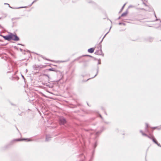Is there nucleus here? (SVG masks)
<instances>
[{
	"instance_id": "obj_2",
	"label": "nucleus",
	"mask_w": 161,
	"mask_h": 161,
	"mask_svg": "<svg viewBox=\"0 0 161 161\" xmlns=\"http://www.w3.org/2000/svg\"><path fill=\"white\" fill-rule=\"evenodd\" d=\"M100 48H99V50H98L97 51H96L95 52V54L98 55H101L102 54V52L101 50V45H100Z\"/></svg>"
},
{
	"instance_id": "obj_9",
	"label": "nucleus",
	"mask_w": 161,
	"mask_h": 161,
	"mask_svg": "<svg viewBox=\"0 0 161 161\" xmlns=\"http://www.w3.org/2000/svg\"><path fill=\"white\" fill-rule=\"evenodd\" d=\"M125 4H124V5L123 6V7H122V8H121V11H122L123 9V8H124V7H125Z\"/></svg>"
},
{
	"instance_id": "obj_5",
	"label": "nucleus",
	"mask_w": 161,
	"mask_h": 161,
	"mask_svg": "<svg viewBox=\"0 0 161 161\" xmlns=\"http://www.w3.org/2000/svg\"><path fill=\"white\" fill-rule=\"evenodd\" d=\"M150 139H152L153 141L156 144L158 145V142L157 141L156 139L154 138L153 136H151V137H150Z\"/></svg>"
},
{
	"instance_id": "obj_7",
	"label": "nucleus",
	"mask_w": 161,
	"mask_h": 161,
	"mask_svg": "<svg viewBox=\"0 0 161 161\" xmlns=\"http://www.w3.org/2000/svg\"><path fill=\"white\" fill-rule=\"evenodd\" d=\"M127 13H128V12L127 11L125 12V13H123V14H122V15H121V17H123V16H126L127 14Z\"/></svg>"
},
{
	"instance_id": "obj_6",
	"label": "nucleus",
	"mask_w": 161,
	"mask_h": 161,
	"mask_svg": "<svg viewBox=\"0 0 161 161\" xmlns=\"http://www.w3.org/2000/svg\"><path fill=\"white\" fill-rule=\"evenodd\" d=\"M94 48H91L88 49V52L90 53H93L94 51Z\"/></svg>"
},
{
	"instance_id": "obj_10",
	"label": "nucleus",
	"mask_w": 161,
	"mask_h": 161,
	"mask_svg": "<svg viewBox=\"0 0 161 161\" xmlns=\"http://www.w3.org/2000/svg\"><path fill=\"white\" fill-rule=\"evenodd\" d=\"M108 33V32L105 35V36H104L103 37V38L102 40V41H101V42H102V41H103V38H104V37L106 36V35H107V34Z\"/></svg>"
},
{
	"instance_id": "obj_8",
	"label": "nucleus",
	"mask_w": 161,
	"mask_h": 161,
	"mask_svg": "<svg viewBox=\"0 0 161 161\" xmlns=\"http://www.w3.org/2000/svg\"><path fill=\"white\" fill-rule=\"evenodd\" d=\"M119 25H125V24L124 23H119Z\"/></svg>"
},
{
	"instance_id": "obj_14",
	"label": "nucleus",
	"mask_w": 161,
	"mask_h": 161,
	"mask_svg": "<svg viewBox=\"0 0 161 161\" xmlns=\"http://www.w3.org/2000/svg\"><path fill=\"white\" fill-rule=\"evenodd\" d=\"M97 74L96 75H95L94 77L96 76L97 75Z\"/></svg>"
},
{
	"instance_id": "obj_4",
	"label": "nucleus",
	"mask_w": 161,
	"mask_h": 161,
	"mask_svg": "<svg viewBox=\"0 0 161 161\" xmlns=\"http://www.w3.org/2000/svg\"><path fill=\"white\" fill-rule=\"evenodd\" d=\"M60 122L61 124L64 125L66 123V121L64 119L62 118L60 119Z\"/></svg>"
},
{
	"instance_id": "obj_12",
	"label": "nucleus",
	"mask_w": 161,
	"mask_h": 161,
	"mask_svg": "<svg viewBox=\"0 0 161 161\" xmlns=\"http://www.w3.org/2000/svg\"><path fill=\"white\" fill-rule=\"evenodd\" d=\"M42 58H43V59H46V60H48V59H47L45 58V57H43V56H42Z\"/></svg>"
},
{
	"instance_id": "obj_16",
	"label": "nucleus",
	"mask_w": 161,
	"mask_h": 161,
	"mask_svg": "<svg viewBox=\"0 0 161 161\" xmlns=\"http://www.w3.org/2000/svg\"><path fill=\"white\" fill-rule=\"evenodd\" d=\"M120 19V17H119V18L118 19Z\"/></svg>"
},
{
	"instance_id": "obj_13",
	"label": "nucleus",
	"mask_w": 161,
	"mask_h": 161,
	"mask_svg": "<svg viewBox=\"0 0 161 161\" xmlns=\"http://www.w3.org/2000/svg\"><path fill=\"white\" fill-rule=\"evenodd\" d=\"M49 70H52V71H53V69H49Z\"/></svg>"
},
{
	"instance_id": "obj_1",
	"label": "nucleus",
	"mask_w": 161,
	"mask_h": 161,
	"mask_svg": "<svg viewBox=\"0 0 161 161\" xmlns=\"http://www.w3.org/2000/svg\"><path fill=\"white\" fill-rule=\"evenodd\" d=\"M10 39L15 41H18L19 40V38L16 35L12 33H10Z\"/></svg>"
},
{
	"instance_id": "obj_11",
	"label": "nucleus",
	"mask_w": 161,
	"mask_h": 161,
	"mask_svg": "<svg viewBox=\"0 0 161 161\" xmlns=\"http://www.w3.org/2000/svg\"><path fill=\"white\" fill-rule=\"evenodd\" d=\"M151 136H153L152 135H150L148 136V137H149L150 138V137H151Z\"/></svg>"
},
{
	"instance_id": "obj_3",
	"label": "nucleus",
	"mask_w": 161,
	"mask_h": 161,
	"mask_svg": "<svg viewBox=\"0 0 161 161\" xmlns=\"http://www.w3.org/2000/svg\"><path fill=\"white\" fill-rule=\"evenodd\" d=\"M3 37L6 40H7L8 41H9L11 40L10 34L9 35L7 36H3Z\"/></svg>"
},
{
	"instance_id": "obj_15",
	"label": "nucleus",
	"mask_w": 161,
	"mask_h": 161,
	"mask_svg": "<svg viewBox=\"0 0 161 161\" xmlns=\"http://www.w3.org/2000/svg\"><path fill=\"white\" fill-rule=\"evenodd\" d=\"M2 28V26L1 25H0V28Z\"/></svg>"
}]
</instances>
